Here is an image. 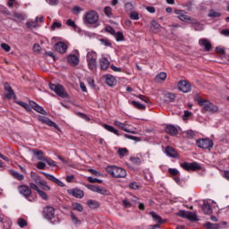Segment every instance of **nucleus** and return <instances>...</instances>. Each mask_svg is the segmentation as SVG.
<instances>
[{
    "mask_svg": "<svg viewBox=\"0 0 229 229\" xmlns=\"http://www.w3.org/2000/svg\"><path fill=\"white\" fill-rule=\"evenodd\" d=\"M208 17H210L211 19H217L221 17V12L217 9H210L208 11Z\"/></svg>",
    "mask_w": 229,
    "mask_h": 229,
    "instance_id": "nucleus-26",
    "label": "nucleus"
},
{
    "mask_svg": "<svg viewBox=\"0 0 229 229\" xmlns=\"http://www.w3.org/2000/svg\"><path fill=\"white\" fill-rule=\"evenodd\" d=\"M67 193L70 196H73V198H77L78 199H81V198H83V196H85V193H83V191H81L78 188L67 190Z\"/></svg>",
    "mask_w": 229,
    "mask_h": 229,
    "instance_id": "nucleus-13",
    "label": "nucleus"
},
{
    "mask_svg": "<svg viewBox=\"0 0 229 229\" xmlns=\"http://www.w3.org/2000/svg\"><path fill=\"white\" fill-rule=\"evenodd\" d=\"M165 131L169 135H176L178 133V129H176V127H174V125H168L165 128Z\"/></svg>",
    "mask_w": 229,
    "mask_h": 229,
    "instance_id": "nucleus-30",
    "label": "nucleus"
},
{
    "mask_svg": "<svg viewBox=\"0 0 229 229\" xmlns=\"http://www.w3.org/2000/svg\"><path fill=\"white\" fill-rule=\"evenodd\" d=\"M113 124L123 130V131H126V133L137 134V131L128 122L121 123L118 120H114Z\"/></svg>",
    "mask_w": 229,
    "mask_h": 229,
    "instance_id": "nucleus-4",
    "label": "nucleus"
},
{
    "mask_svg": "<svg viewBox=\"0 0 229 229\" xmlns=\"http://www.w3.org/2000/svg\"><path fill=\"white\" fill-rule=\"evenodd\" d=\"M38 16L36 17L35 21H27L26 26H27V28H30V29H31V28H38Z\"/></svg>",
    "mask_w": 229,
    "mask_h": 229,
    "instance_id": "nucleus-32",
    "label": "nucleus"
},
{
    "mask_svg": "<svg viewBox=\"0 0 229 229\" xmlns=\"http://www.w3.org/2000/svg\"><path fill=\"white\" fill-rule=\"evenodd\" d=\"M99 66L101 71H106L110 67V61L105 55L99 59Z\"/></svg>",
    "mask_w": 229,
    "mask_h": 229,
    "instance_id": "nucleus-17",
    "label": "nucleus"
},
{
    "mask_svg": "<svg viewBox=\"0 0 229 229\" xmlns=\"http://www.w3.org/2000/svg\"><path fill=\"white\" fill-rule=\"evenodd\" d=\"M130 160L132 164H135V165H140L142 164V160H140V157H131Z\"/></svg>",
    "mask_w": 229,
    "mask_h": 229,
    "instance_id": "nucleus-53",
    "label": "nucleus"
},
{
    "mask_svg": "<svg viewBox=\"0 0 229 229\" xmlns=\"http://www.w3.org/2000/svg\"><path fill=\"white\" fill-rule=\"evenodd\" d=\"M103 127L105 128V130H106L107 131H110L111 133H114V135H117L119 137V131H117V129H115L114 126L112 125H108V124H104Z\"/></svg>",
    "mask_w": 229,
    "mask_h": 229,
    "instance_id": "nucleus-29",
    "label": "nucleus"
},
{
    "mask_svg": "<svg viewBox=\"0 0 229 229\" xmlns=\"http://www.w3.org/2000/svg\"><path fill=\"white\" fill-rule=\"evenodd\" d=\"M68 63L70 65H78L80 64V58L77 55H71L68 56Z\"/></svg>",
    "mask_w": 229,
    "mask_h": 229,
    "instance_id": "nucleus-27",
    "label": "nucleus"
},
{
    "mask_svg": "<svg viewBox=\"0 0 229 229\" xmlns=\"http://www.w3.org/2000/svg\"><path fill=\"white\" fill-rule=\"evenodd\" d=\"M42 174H44V176H46V178H47V180H49L50 182H53L59 187H65V183H64V182L60 181L58 178L55 177L53 174H49L45 172H42Z\"/></svg>",
    "mask_w": 229,
    "mask_h": 229,
    "instance_id": "nucleus-14",
    "label": "nucleus"
},
{
    "mask_svg": "<svg viewBox=\"0 0 229 229\" xmlns=\"http://www.w3.org/2000/svg\"><path fill=\"white\" fill-rule=\"evenodd\" d=\"M117 153H118L120 158H124V157H126V155H128V148H119Z\"/></svg>",
    "mask_w": 229,
    "mask_h": 229,
    "instance_id": "nucleus-37",
    "label": "nucleus"
},
{
    "mask_svg": "<svg viewBox=\"0 0 229 229\" xmlns=\"http://www.w3.org/2000/svg\"><path fill=\"white\" fill-rule=\"evenodd\" d=\"M197 146L202 149H210L214 147V141L209 138L200 139L197 140Z\"/></svg>",
    "mask_w": 229,
    "mask_h": 229,
    "instance_id": "nucleus-6",
    "label": "nucleus"
},
{
    "mask_svg": "<svg viewBox=\"0 0 229 229\" xmlns=\"http://www.w3.org/2000/svg\"><path fill=\"white\" fill-rule=\"evenodd\" d=\"M88 206L89 207V208H99L100 205L99 202H98V200H92L89 199L88 200Z\"/></svg>",
    "mask_w": 229,
    "mask_h": 229,
    "instance_id": "nucleus-33",
    "label": "nucleus"
},
{
    "mask_svg": "<svg viewBox=\"0 0 229 229\" xmlns=\"http://www.w3.org/2000/svg\"><path fill=\"white\" fill-rule=\"evenodd\" d=\"M84 24H98L99 14L93 10L88 11L82 17Z\"/></svg>",
    "mask_w": 229,
    "mask_h": 229,
    "instance_id": "nucleus-3",
    "label": "nucleus"
},
{
    "mask_svg": "<svg viewBox=\"0 0 229 229\" xmlns=\"http://www.w3.org/2000/svg\"><path fill=\"white\" fill-rule=\"evenodd\" d=\"M38 121H39V123H42V124H47V126H52L53 128H55V130H58V131H60V127H58V125L55 122L46 116L38 115Z\"/></svg>",
    "mask_w": 229,
    "mask_h": 229,
    "instance_id": "nucleus-10",
    "label": "nucleus"
},
{
    "mask_svg": "<svg viewBox=\"0 0 229 229\" xmlns=\"http://www.w3.org/2000/svg\"><path fill=\"white\" fill-rule=\"evenodd\" d=\"M55 49L57 51V53L64 55V53L67 52V45L64 42H58L55 45Z\"/></svg>",
    "mask_w": 229,
    "mask_h": 229,
    "instance_id": "nucleus-20",
    "label": "nucleus"
},
{
    "mask_svg": "<svg viewBox=\"0 0 229 229\" xmlns=\"http://www.w3.org/2000/svg\"><path fill=\"white\" fill-rule=\"evenodd\" d=\"M104 12H105L106 17H112V7H110V6L105 7Z\"/></svg>",
    "mask_w": 229,
    "mask_h": 229,
    "instance_id": "nucleus-58",
    "label": "nucleus"
},
{
    "mask_svg": "<svg viewBox=\"0 0 229 229\" xmlns=\"http://www.w3.org/2000/svg\"><path fill=\"white\" fill-rule=\"evenodd\" d=\"M194 100L202 107L201 112H209V114H216L219 110L217 106H214L210 103V100L201 98V97L196 95Z\"/></svg>",
    "mask_w": 229,
    "mask_h": 229,
    "instance_id": "nucleus-1",
    "label": "nucleus"
},
{
    "mask_svg": "<svg viewBox=\"0 0 229 229\" xmlns=\"http://www.w3.org/2000/svg\"><path fill=\"white\" fill-rule=\"evenodd\" d=\"M49 89L53 90L59 98H67V92L64 89V86L60 84H49Z\"/></svg>",
    "mask_w": 229,
    "mask_h": 229,
    "instance_id": "nucleus-5",
    "label": "nucleus"
},
{
    "mask_svg": "<svg viewBox=\"0 0 229 229\" xmlns=\"http://www.w3.org/2000/svg\"><path fill=\"white\" fill-rule=\"evenodd\" d=\"M38 194L39 197L42 198L43 199H45V200H47V199H48L47 194L45 191H43L42 190H39V191H38Z\"/></svg>",
    "mask_w": 229,
    "mask_h": 229,
    "instance_id": "nucleus-59",
    "label": "nucleus"
},
{
    "mask_svg": "<svg viewBox=\"0 0 229 229\" xmlns=\"http://www.w3.org/2000/svg\"><path fill=\"white\" fill-rule=\"evenodd\" d=\"M13 17H14V21L16 22H22V21H26V16L23 13H20L17 12L13 13Z\"/></svg>",
    "mask_w": 229,
    "mask_h": 229,
    "instance_id": "nucleus-28",
    "label": "nucleus"
},
{
    "mask_svg": "<svg viewBox=\"0 0 229 229\" xmlns=\"http://www.w3.org/2000/svg\"><path fill=\"white\" fill-rule=\"evenodd\" d=\"M88 182H89V183H103V180L93 178L90 176L88 177Z\"/></svg>",
    "mask_w": 229,
    "mask_h": 229,
    "instance_id": "nucleus-49",
    "label": "nucleus"
},
{
    "mask_svg": "<svg viewBox=\"0 0 229 229\" xmlns=\"http://www.w3.org/2000/svg\"><path fill=\"white\" fill-rule=\"evenodd\" d=\"M165 101H174L176 96L171 92L165 93Z\"/></svg>",
    "mask_w": 229,
    "mask_h": 229,
    "instance_id": "nucleus-39",
    "label": "nucleus"
},
{
    "mask_svg": "<svg viewBox=\"0 0 229 229\" xmlns=\"http://www.w3.org/2000/svg\"><path fill=\"white\" fill-rule=\"evenodd\" d=\"M30 106H32L33 110L38 112V114H41L42 115H47V112H46V110H44L43 106H40L38 104H37L33 101H30Z\"/></svg>",
    "mask_w": 229,
    "mask_h": 229,
    "instance_id": "nucleus-18",
    "label": "nucleus"
},
{
    "mask_svg": "<svg viewBox=\"0 0 229 229\" xmlns=\"http://www.w3.org/2000/svg\"><path fill=\"white\" fill-rule=\"evenodd\" d=\"M168 173H170L173 176H177V174H180V172L176 168H170L168 170Z\"/></svg>",
    "mask_w": 229,
    "mask_h": 229,
    "instance_id": "nucleus-63",
    "label": "nucleus"
},
{
    "mask_svg": "<svg viewBox=\"0 0 229 229\" xmlns=\"http://www.w3.org/2000/svg\"><path fill=\"white\" fill-rule=\"evenodd\" d=\"M11 174L17 179L20 180V182H22V180H24V175H22L21 174H20L19 172L11 171Z\"/></svg>",
    "mask_w": 229,
    "mask_h": 229,
    "instance_id": "nucleus-42",
    "label": "nucleus"
},
{
    "mask_svg": "<svg viewBox=\"0 0 229 229\" xmlns=\"http://www.w3.org/2000/svg\"><path fill=\"white\" fill-rule=\"evenodd\" d=\"M19 4V2L17 0H8L7 6L8 8H13V6H17Z\"/></svg>",
    "mask_w": 229,
    "mask_h": 229,
    "instance_id": "nucleus-54",
    "label": "nucleus"
},
{
    "mask_svg": "<svg viewBox=\"0 0 229 229\" xmlns=\"http://www.w3.org/2000/svg\"><path fill=\"white\" fill-rule=\"evenodd\" d=\"M72 12L73 15H80V13H81V12H83V8H81L78 5H75L72 9Z\"/></svg>",
    "mask_w": 229,
    "mask_h": 229,
    "instance_id": "nucleus-43",
    "label": "nucleus"
},
{
    "mask_svg": "<svg viewBox=\"0 0 229 229\" xmlns=\"http://www.w3.org/2000/svg\"><path fill=\"white\" fill-rule=\"evenodd\" d=\"M130 19H131V21H139L140 19L139 13L135 11H131L130 13Z\"/></svg>",
    "mask_w": 229,
    "mask_h": 229,
    "instance_id": "nucleus-47",
    "label": "nucleus"
},
{
    "mask_svg": "<svg viewBox=\"0 0 229 229\" xmlns=\"http://www.w3.org/2000/svg\"><path fill=\"white\" fill-rule=\"evenodd\" d=\"M113 36H114L116 42H123V40H124V34L121 31L114 32Z\"/></svg>",
    "mask_w": 229,
    "mask_h": 229,
    "instance_id": "nucleus-35",
    "label": "nucleus"
},
{
    "mask_svg": "<svg viewBox=\"0 0 229 229\" xmlns=\"http://www.w3.org/2000/svg\"><path fill=\"white\" fill-rule=\"evenodd\" d=\"M100 42L106 47H110V46H112V43L110 42V40H108V38H102L100 39Z\"/></svg>",
    "mask_w": 229,
    "mask_h": 229,
    "instance_id": "nucleus-55",
    "label": "nucleus"
},
{
    "mask_svg": "<svg viewBox=\"0 0 229 229\" xmlns=\"http://www.w3.org/2000/svg\"><path fill=\"white\" fill-rule=\"evenodd\" d=\"M156 78L157 80H160L161 81H164V80H165L167 78V73L161 72L160 73H158Z\"/></svg>",
    "mask_w": 229,
    "mask_h": 229,
    "instance_id": "nucleus-51",
    "label": "nucleus"
},
{
    "mask_svg": "<svg viewBox=\"0 0 229 229\" xmlns=\"http://www.w3.org/2000/svg\"><path fill=\"white\" fill-rule=\"evenodd\" d=\"M1 47H2V49H4V51H5L6 53H10V51H11V49H12V47H10L9 45L6 44V43H2V44H1Z\"/></svg>",
    "mask_w": 229,
    "mask_h": 229,
    "instance_id": "nucleus-60",
    "label": "nucleus"
},
{
    "mask_svg": "<svg viewBox=\"0 0 229 229\" xmlns=\"http://www.w3.org/2000/svg\"><path fill=\"white\" fill-rule=\"evenodd\" d=\"M106 173H108V174H111L113 178H126V174H127L124 168L115 166V165H108L106 167Z\"/></svg>",
    "mask_w": 229,
    "mask_h": 229,
    "instance_id": "nucleus-2",
    "label": "nucleus"
},
{
    "mask_svg": "<svg viewBox=\"0 0 229 229\" xmlns=\"http://www.w3.org/2000/svg\"><path fill=\"white\" fill-rule=\"evenodd\" d=\"M202 212H204V214H207L208 216H210V214H212V207L210 206V204H203Z\"/></svg>",
    "mask_w": 229,
    "mask_h": 229,
    "instance_id": "nucleus-31",
    "label": "nucleus"
},
{
    "mask_svg": "<svg viewBox=\"0 0 229 229\" xmlns=\"http://www.w3.org/2000/svg\"><path fill=\"white\" fill-rule=\"evenodd\" d=\"M38 186L40 187V189H42V191H51V187H49V185H47V182L44 181L39 182Z\"/></svg>",
    "mask_w": 229,
    "mask_h": 229,
    "instance_id": "nucleus-46",
    "label": "nucleus"
},
{
    "mask_svg": "<svg viewBox=\"0 0 229 229\" xmlns=\"http://www.w3.org/2000/svg\"><path fill=\"white\" fill-rule=\"evenodd\" d=\"M56 28H62V22H57V21H55L52 26H51V30L53 31H55V30H56Z\"/></svg>",
    "mask_w": 229,
    "mask_h": 229,
    "instance_id": "nucleus-61",
    "label": "nucleus"
},
{
    "mask_svg": "<svg viewBox=\"0 0 229 229\" xmlns=\"http://www.w3.org/2000/svg\"><path fill=\"white\" fill-rule=\"evenodd\" d=\"M181 167H182V169L185 171H199L201 169V165H199L198 162H184L181 164Z\"/></svg>",
    "mask_w": 229,
    "mask_h": 229,
    "instance_id": "nucleus-7",
    "label": "nucleus"
},
{
    "mask_svg": "<svg viewBox=\"0 0 229 229\" xmlns=\"http://www.w3.org/2000/svg\"><path fill=\"white\" fill-rule=\"evenodd\" d=\"M17 223L20 228H24V226H28V222H26L24 218H19Z\"/></svg>",
    "mask_w": 229,
    "mask_h": 229,
    "instance_id": "nucleus-48",
    "label": "nucleus"
},
{
    "mask_svg": "<svg viewBox=\"0 0 229 229\" xmlns=\"http://www.w3.org/2000/svg\"><path fill=\"white\" fill-rule=\"evenodd\" d=\"M199 46H201V47H204L206 51H208L212 48L210 41H208V39L207 38H201L200 40H199Z\"/></svg>",
    "mask_w": 229,
    "mask_h": 229,
    "instance_id": "nucleus-22",
    "label": "nucleus"
},
{
    "mask_svg": "<svg viewBox=\"0 0 229 229\" xmlns=\"http://www.w3.org/2000/svg\"><path fill=\"white\" fill-rule=\"evenodd\" d=\"M5 98H7V99H13V98H15V93H13V89L6 91Z\"/></svg>",
    "mask_w": 229,
    "mask_h": 229,
    "instance_id": "nucleus-56",
    "label": "nucleus"
},
{
    "mask_svg": "<svg viewBox=\"0 0 229 229\" xmlns=\"http://www.w3.org/2000/svg\"><path fill=\"white\" fill-rule=\"evenodd\" d=\"M17 103L20 105V106H22V108H25V110H27V112H31L32 106H31V104H30V102H29V104L26 102H22V101H20Z\"/></svg>",
    "mask_w": 229,
    "mask_h": 229,
    "instance_id": "nucleus-36",
    "label": "nucleus"
},
{
    "mask_svg": "<svg viewBox=\"0 0 229 229\" xmlns=\"http://www.w3.org/2000/svg\"><path fill=\"white\" fill-rule=\"evenodd\" d=\"M43 216L44 218L48 219V221L55 219V208L51 206L45 207L43 209Z\"/></svg>",
    "mask_w": 229,
    "mask_h": 229,
    "instance_id": "nucleus-11",
    "label": "nucleus"
},
{
    "mask_svg": "<svg viewBox=\"0 0 229 229\" xmlns=\"http://www.w3.org/2000/svg\"><path fill=\"white\" fill-rule=\"evenodd\" d=\"M151 26L154 28V30H160V23L155 20L151 21Z\"/></svg>",
    "mask_w": 229,
    "mask_h": 229,
    "instance_id": "nucleus-62",
    "label": "nucleus"
},
{
    "mask_svg": "<svg viewBox=\"0 0 229 229\" xmlns=\"http://www.w3.org/2000/svg\"><path fill=\"white\" fill-rule=\"evenodd\" d=\"M87 64L90 71H96L98 69V61H87Z\"/></svg>",
    "mask_w": 229,
    "mask_h": 229,
    "instance_id": "nucleus-34",
    "label": "nucleus"
},
{
    "mask_svg": "<svg viewBox=\"0 0 229 229\" xmlns=\"http://www.w3.org/2000/svg\"><path fill=\"white\" fill-rule=\"evenodd\" d=\"M204 226L207 229H219V225L217 224H212L210 222L204 224Z\"/></svg>",
    "mask_w": 229,
    "mask_h": 229,
    "instance_id": "nucleus-41",
    "label": "nucleus"
},
{
    "mask_svg": "<svg viewBox=\"0 0 229 229\" xmlns=\"http://www.w3.org/2000/svg\"><path fill=\"white\" fill-rule=\"evenodd\" d=\"M165 154L167 157H171L172 158H178V152L174 150L172 147L165 148Z\"/></svg>",
    "mask_w": 229,
    "mask_h": 229,
    "instance_id": "nucleus-25",
    "label": "nucleus"
},
{
    "mask_svg": "<svg viewBox=\"0 0 229 229\" xmlns=\"http://www.w3.org/2000/svg\"><path fill=\"white\" fill-rule=\"evenodd\" d=\"M106 31L107 33H110L111 35H114L115 34V30H114V28H112V26L106 27Z\"/></svg>",
    "mask_w": 229,
    "mask_h": 229,
    "instance_id": "nucleus-64",
    "label": "nucleus"
},
{
    "mask_svg": "<svg viewBox=\"0 0 229 229\" xmlns=\"http://www.w3.org/2000/svg\"><path fill=\"white\" fill-rule=\"evenodd\" d=\"M66 24L67 26H70L71 28H74V30H76L78 28V26L76 25V22H74V21L69 19L66 21Z\"/></svg>",
    "mask_w": 229,
    "mask_h": 229,
    "instance_id": "nucleus-57",
    "label": "nucleus"
},
{
    "mask_svg": "<svg viewBox=\"0 0 229 229\" xmlns=\"http://www.w3.org/2000/svg\"><path fill=\"white\" fill-rule=\"evenodd\" d=\"M104 79L106 81V85H108L109 87H115V85H117V80L115 79V77H114V75H105Z\"/></svg>",
    "mask_w": 229,
    "mask_h": 229,
    "instance_id": "nucleus-19",
    "label": "nucleus"
},
{
    "mask_svg": "<svg viewBox=\"0 0 229 229\" xmlns=\"http://www.w3.org/2000/svg\"><path fill=\"white\" fill-rule=\"evenodd\" d=\"M134 8L135 6L133 5V4L130 2H127L124 5L125 12L127 13L133 12Z\"/></svg>",
    "mask_w": 229,
    "mask_h": 229,
    "instance_id": "nucleus-45",
    "label": "nucleus"
},
{
    "mask_svg": "<svg viewBox=\"0 0 229 229\" xmlns=\"http://www.w3.org/2000/svg\"><path fill=\"white\" fill-rule=\"evenodd\" d=\"M149 216H152L153 221L157 223V225H164V223H165V220L162 219L160 216H158L157 213L153 211L149 213Z\"/></svg>",
    "mask_w": 229,
    "mask_h": 229,
    "instance_id": "nucleus-23",
    "label": "nucleus"
},
{
    "mask_svg": "<svg viewBox=\"0 0 229 229\" xmlns=\"http://www.w3.org/2000/svg\"><path fill=\"white\" fill-rule=\"evenodd\" d=\"M86 58L87 61H98V53L94 52V50L88 49Z\"/></svg>",
    "mask_w": 229,
    "mask_h": 229,
    "instance_id": "nucleus-24",
    "label": "nucleus"
},
{
    "mask_svg": "<svg viewBox=\"0 0 229 229\" xmlns=\"http://www.w3.org/2000/svg\"><path fill=\"white\" fill-rule=\"evenodd\" d=\"M178 89L181 90V92H191V84L186 81H181L178 83Z\"/></svg>",
    "mask_w": 229,
    "mask_h": 229,
    "instance_id": "nucleus-16",
    "label": "nucleus"
},
{
    "mask_svg": "<svg viewBox=\"0 0 229 229\" xmlns=\"http://www.w3.org/2000/svg\"><path fill=\"white\" fill-rule=\"evenodd\" d=\"M71 218L73 225H80V223H81V221H80V219H78V217H76V215H74V213L72 212H71Z\"/></svg>",
    "mask_w": 229,
    "mask_h": 229,
    "instance_id": "nucleus-52",
    "label": "nucleus"
},
{
    "mask_svg": "<svg viewBox=\"0 0 229 229\" xmlns=\"http://www.w3.org/2000/svg\"><path fill=\"white\" fill-rule=\"evenodd\" d=\"M131 105L135 106V108H138V110H146V106L143 104H140L135 100L131 101Z\"/></svg>",
    "mask_w": 229,
    "mask_h": 229,
    "instance_id": "nucleus-40",
    "label": "nucleus"
},
{
    "mask_svg": "<svg viewBox=\"0 0 229 229\" xmlns=\"http://www.w3.org/2000/svg\"><path fill=\"white\" fill-rule=\"evenodd\" d=\"M125 139H130L131 140H135L136 142H140V138L137 136H132L130 134H124Z\"/></svg>",
    "mask_w": 229,
    "mask_h": 229,
    "instance_id": "nucleus-50",
    "label": "nucleus"
},
{
    "mask_svg": "<svg viewBox=\"0 0 229 229\" xmlns=\"http://www.w3.org/2000/svg\"><path fill=\"white\" fill-rule=\"evenodd\" d=\"M86 187L87 189H89V191H91L92 192H97L98 194H102L103 196L108 194V190L101 186H98L94 184H87Z\"/></svg>",
    "mask_w": 229,
    "mask_h": 229,
    "instance_id": "nucleus-8",
    "label": "nucleus"
},
{
    "mask_svg": "<svg viewBox=\"0 0 229 229\" xmlns=\"http://www.w3.org/2000/svg\"><path fill=\"white\" fill-rule=\"evenodd\" d=\"M177 216L189 219V221H198V216L191 211L181 210L177 213Z\"/></svg>",
    "mask_w": 229,
    "mask_h": 229,
    "instance_id": "nucleus-9",
    "label": "nucleus"
},
{
    "mask_svg": "<svg viewBox=\"0 0 229 229\" xmlns=\"http://www.w3.org/2000/svg\"><path fill=\"white\" fill-rule=\"evenodd\" d=\"M18 192L21 194V196H24L26 199L31 196V189L26 185H21L18 187Z\"/></svg>",
    "mask_w": 229,
    "mask_h": 229,
    "instance_id": "nucleus-15",
    "label": "nucleus"
},
{
    "mask_svg": "<svg viewBox=\"0 0 229 229\" xmlns=\"http://www.w3.org/2000/svg\"><path fill=\"white\" fill-rule=\"evenodd\" d=\"M175 15H177L178 19H180L182 22H190L192 18L191 16L187 15V13L183 10H178L176 9L174 11Z\"/></svg>",
    "mask_w": 229,
    "mask_h": 229,
    "instance_id": "nucleus-12",
    "label": "nucleus"
},
{
    "mask_svg": "<svg viewBox=\"0 0 229 229\" xmlns=\"http://www.w3.org/2000/svg\"><path fill=\"white\" fill-rule=\"evenodd\" d=\"M73 210H77L78 212H83V206L81 204L75 202L72 205Z\"/></svg>",
    "mask_w": 229,
    "mask_h": 229,
    "instance_id": "nucleus-44",
    "label": "nucleus"
},
{
    "mask_svg": "<svg viewBox=\"0 0 229 229\" xmlns=\"http://www.w3.org/2000/svg\"><path fill=\"white\" fill-rule=\"evenodd\" d=\"M190 24H191L195 31H203V24L198 21V20L191 18V20H190Z\"/></svg>",
    "mask_w": 229,
    "mask_h": 229,
    "instance_id": "nucleus-21",
    "label": "nucleus"
},
{
    "mask_svg": "<svg viewBox=\"0 0 229 229\" xmlns=\"http://www.w3.org/2000/svg\"><path fill=\"white\" fill-rule=\"evenodd\" d=\"M33 153L35 157L38 158V160H44V152L38 149H34Z\"/></svg>",
    "mask_w": 229,
    "mask_h": 229,
    "instance_id": "nucleus-38",
    "label": "nucleus"
}]
</instances>
